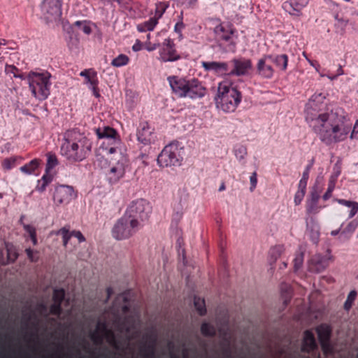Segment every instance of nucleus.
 <instances>
[{
  "mask_svg": "<svg viewBox=\"0 0 358 358\" xmlns=\"http://www.w3.org/2000/svg\"><path fill=\"white\" fill-rule=\"evenodd\" d=\"M327 94L315 92L305 108L306 120L326 145L345 141L351 129L350 116L342 109L323 113L327 105Z\"/></svg>",
  "mask_w": 358,
  "mask_h": 358,
  "instance_id": "f257e3e1",
  "label": "nucleus"
},
{
  "mask_svg": "<svg viewBox=\"0 0 358 358\" xmlns=\"http://www.w3.org/2000/svg\"><path fill=\"white\" fill-rule=\"evenodd\" d=\"M92 148V141L84 133L71 129L64 134L60 154L69 163L80 162L89 156Z\"/></svg>",
  "mask_w": 358,
  "mask_h": 358,
  "instance_id": "f03ea898",
  "label": "nucleus"
},
{
  "mask_svg": "<svg viewBox=\"0 0 358 358\" xmlns=\"http://www.w3.org/2000/svg\"><path fill=\"white\" fill-rule=\"evenodd\" d=\"M173 92L180 98L200 99L206 94V88L196 78L187 79L176 76L167 78Z\"/></svg>",
  "mask_w": 358,
  "mask_h": 358,
  "instance_id": "7ed1b4c3",
  "label": "nucleus"
},
{
  "mask_svg": "<svg viewBox=\"0 0 358 358\" xmlns=\"http://www.w3.org/2000/svg\"><path fill=\"white\" fill-rule=\"evenodd\" d=\"M242 100L240 91L228 80H224L218 84L217 93L215 101L217 108L225 113H232L236 110Z\"/></svg>",
  "mask_w": 358,
  "mask_h": 358,
  "instance_id": "20e7f679",
  "label": "nucleus"
},
{
  "mask_svg": "<svg viewBox=\"0 0 358 358\" xmlns=\"http://www.w3.org/2000/svg\"><path fill=\"white\" fill-rule=\"evenodd\" d=\"M50 74L47 72H30L27 76L32 95L39 101L45 100L50 94Z\"/></svg>",
  "mask_w": 358,
  "mask_h": 358,
  "instance_id": "39448f33",
  "label": "nucleus"
},
{
  "mask_svg": "<svg viewBox=\"0 0 358 358\" xmlns=\"http://www.w3.org/2000/svg\"><path fill=\"white\" fill-rule=\"evenodd\" d=\"M183 148L178 142L166 145L157 157V164L162 167L180 166L183 159Z\"/></svg>",
  "mask_w": 358,
  "mask_h": 358,
  "instance_id": "423d86ee",
  "label": "nucleus"
},
{
  "mask_svg": "<svg viewBox=\"0 0 358 358\" xmlns=\"http://www.w3.org/2000/svg\"><path fill=\"white\" fill-rule=\"evenodd\" d=\"M140 227L136 220H131L124 214L115 224L112 235L117 240L127 239L136 234Z\"/></svg>",
  "mask_w": 358,
  "mask_h": 358,
  "instance_id": "0eeeda50",
  "label": "nucleus"
},
{
  "mask_svg": "<svg viewBox=\"0 0 358 358\" xmlns=\"http://www.w3.org/2000/svg\"><path fill=\"white\" fill-rule=\"evenodd\" d=\"M152 212V206L149 201L140 199L133 201L127 207L125 215L131 220H136L138 225L148 220Z\"/></svg>",
  "mask_w": 358,
  "mask_h": 358,
  "instance_id": "6e6552de",
  "label": "nucleus"
},
{
  "mask_svg": "<svg viewBox=\"0 0 358 358\" xmlns=\"http://www.w3.org/2000/svg\"><path fill=\"white\" fill-rule=\"evenodd\" d=\"M127 158L122 152L114 158H111L110 168L106 173L108 182L110 184H115L122 179L126 172L127 166Z\"/></svg>",
  "mask_w": 358,
  "mask_h": 358,
  "instance_id": "1a4fd4ad",
  "label": "nucleus"
},
{
  "mask_svg": "<svg viewBox=\"0 0 358 358\" xmlns=\"http://www.w3.org/2000/svg\"><path fill=\"white\" fill-rule=\"evenodd\" d=\"M77 197L74 187L68 185H57L54 187L52 201L55 206L68 205Z\"/></svg>",
  "mask_w": 358,
  "mask_h": 358,
  "instance_id": "9d476101",
  "label": "nucleus"
},
{
  "mask_svg": "<svg viewBox=\"0 0 358 358\" xmlns=\"http://www.w3.org/2000/svg\"><path fill=\"white\" fill-rule=\"evenodd\" d=\"M214 33L219 41L227 43V51L233 52L236 51L235 29L232 25L227 23H220L215 27Z\"/></svg>",
  "mask_w": 358,
  "mask_h": 358,
  "instance_id": "9b49d317",
  "label": "nucleus"
},
{
  "mask_svg": "<svg viewBox=\"0 0 358 358\" xmlns=\"http://www.w3.org/2000/svg\"><path fill=\"white\" fill-rule=\"evenodd\" d=\"M62 0H43L41 12L47 22H55L62 16Z\"/></svg>",
  "mask_w": 358,
  "mask_h": 358,
  "instance_id": "f8f14e48",
  "label": "nucleus"
},
{
  "mask_svg": "<svg viewBox=\"0 0 358 358\" xmlns=\"http://www.w3.org/2000/svg\"><path fill=\"white\" fill-rule=\"evenodd\" d=\"M180 59V55L178 52L176 45L171 38L164 40L159 49L158 59L162 62H172Z\"/></svg>",
  "mask_w": 358,
  "mask_h": 358,
  "instance_id": "ddd939ff",
  "label": "nucleus"
},
{
  "mask_svg": "<svg viewBox=\"0 0 358 358\" xmlns=\"http://www.w3.org/2000/svg\"><path fill=\"white\" fill-rule=\"evenodd\" d=\"M90 337L92 341L96 344H101L103 339H106L110 345H115L116 343L115 334L111 329L108 328L106 322H99Z\"/></svg>",
  "mask_w": 358,
  "mask_h": 358,
  "instance_id": "4468645a",
  "label": "nucleus"
},
{
  "mask_svg": "<svg viewBox=\"0 0 358 358\" xmlns=\"http://www.w3.org/2000/svg\"><path fill=\"white\" fill-rule=\"evenodd\" d=\"M233 66L231 71L228 70L227 75L231 76H245L249 75L252 69V62L250 59L245 57L234 58L230 62Z\"/></svg>",
  "mask_w": 358,
  "mask_h": 358,
  "instance_id": "2eb2a0df",
  "label": "nucleus"
},
{
  "mask_svg": "<svg viewBox=\"0 0 358 358\" xmlns=\"http://www.w3.org/2000/svg\"><path fill=\"white\" fill-rule=\"evenodd\" d=\"M80 76L84 78L83 83L92 91L93 95L99 98L100 94L98 87L99 79L96 71L93 69H87L82 71L80 73Z\"/></svg>",
  "mask_w": 358,
  "mask_h": 358,
  "instance_id": "dca6fc26",
  "label": "nucleus"
},
{
  "mask_svg": "<svg viewBox=\"0 0 358 358\" xmlns=\"http://www.w3.org/2000/svg\"><path fill=\"white\" fill-rule=\"evenodd\" d=\"M316 331L324 353L326 355L331 353L332 348L330 344L331 329L330 327L327 324H322L317 327Z\"/></svg>",
  "mask_w": 358,
  "mask_h": 358,
  "instance_id": "f3484780",
  "label": "nucleus"
},
{
  "mask_svg": "<svg viewBox=\"0 0 358 358\" xmlns=\"http://www.w3.org/2000/svg\"><path fill=\"white\" fill-rule=\"evenodd\" d=\"M271 55H264L257 63V73L261 78L270 79L273 76L274 69L271 65Z\"/></svg>",
  "mask_w": 358,
  "mask_h": 358,
  "instance_id": "a211bd4d",
  "label": "nucleus"
},
{
  "mask_svg": "<svg viewBox=\"0 0 358 358\" xmlns=\"http://www.w3.org/2000/svg\"><path fill=\"white\" fill-rule=\"evenodd\" d=\"M331 259V256L329 251H327L324 255L316 254L310 259L308 268L311 271L317 273L321 272L327 267Z\"/></svg>",
  "mask_w": 358,
  "mask_h": 358,
  "instance_id": "6ab92c4d",
  "label": "nucleus"
},
{
  "mask_svg": "<svg viewBox=\"0 0 358 358\" xmlns=\"http://www.w3.org/2000/svg\"><path fill=\"white\" fill-rule=\"evenodd\" d=\"M309 0H288L283 3V10L295 17L301 15V10L307 6Z\"/></svg>",
  "mask_w": 358,
  "mask_h": 358,
  "instance_id": "aec40b11",
  "label": "nucleus"
},
{
  "mask_svg": "<svg viewBox=\"0 0 358 358\" xmlns=\"http://www.w3.org/2000/svg\"><path fill=\"white\" fill-rule=\"evenodd\" d=\"M122 142L118 136L107 138L102 141L101 148L106 152V154H115L117 156L121 152Z\"/></svg>",
  "mask_w": 358,
  "mask_h": 358,
  "instance_id": "412c9836",
  "label": "nucleus"
},
{
  "mask_svg": "<svg viewBox=\"0 0 358 358\" xmlns=\"http://www.w3.org/2000/svg\"><path fill=\"white\" fill-rule=\"evenodd\" d=\"M201 66L206 71H213L217 74H227L228 64L224 62H202Z\"/></svg>",
  "mask_w": 358,
  "mask_h": 358,
  "instance_id": "4be33fe9",
  "label": "nucleus"
},
{
  "mask_svg": "<svg viewBox=\"0 0 358 358\" xmlns=\"http://www.w3.org/2000/svg\"><path fill=\"white\" fill-rule=\"evenodd\" d=\"M306 234L313 243H317L320 238V225L313 217L306 220Z\"/></svg>",
  "mask_w": 358,
  "mask_h": 358,
  "instance_id": "5701e85b",
  "label": "nucleus"
},
{
  "mask_svg": "<svg viewBox=\"0 0 358 358\" xmlns=\"http://www.w3.org/2000/svg\"><path fill=\"white\" fill-rule=\"evenodd\" d=\"M138 141L144 145H149L154 141V136L150 127L143 125L137 132Z\"/></svg>",
  "mask_w": 358,
  "mask_h": 358,
  "instance_id": "b1692460",
  "label": "nucleus"
},
{
  "mask_svg": "<svg viewBox=\"0 0 358 358\" xmlns=\"http://www.w3.org/2000/svg\"><path fill=\"white\" fill-rule=\"evenodd\" d=\"M317 347L315 336L311 331L307 330L304 332L303 341L302 344V351L310 352L314 350Z\"/></svg>",
  "mask_w": 358,
  "mask_h": 358,
  "instance_id": "393cba45",
  "label": "nucleus"
},
{
  "mask_svg": "<svg viewBox=\"0 0 358 358\" xmlns=\"http://www.w3.org/2000/svg\"><path fill=\"white\" fill-rule=\"evenodd\" d=\"M232 152L238 162L241 165L245 166L248 156L247 147L243 144H236L234 146Z\"/></svg>",
  "mask_w": 358,
  "mask_h": 358,
  "instance_id": "a878e982",
  "label": "nucleus"
},
{
  "mask_svg": "<svg viewBox=\"0 0 358 358\" xmlns=\"http://www.w3.org/2000/svg\"><path fill=\"white\" fill-rule=\"evenodd\" d=\"M270 61L273 62L275 66L282 71H285L287 68L288 56L285 54L273 55Z\"/></svg>",
  "mask_w": 358,
  "mask_h": 358,
  "instance_id": "bb28decb",
  "label": "nucleus"
},
{
  "mask_svg": "<svg viewBox=\"0 0 358 358\" xmlns=\"http://www.w3.org/2000/svg\"><path fill=\"white\" fill-rule=\"evenodd\" d=\"M41 163V160L34 159L29 163L20 167V171L27 175L35 174Z\"/></svg>",
  "mask_w": 358,
  "mask_h": 358,
  "instance_id": "cd10ccee",
  "label": "nucleus"
},
{
  "mask_svg": "<svg viewBox=\"0 0 358 358\" xmlns=\"http://www.w3.org/2000/svg\"><path fill=\"white\" fill-rule=\"evenodd\" d=\"M157 24V18L150 17L148 21L138 24L137 25V30L139 32L151 31L154 30Z\"/></svg>",
  "mask_w": 358,
  "mask_h": 358,
  "instance_id": "c85d7f7f",
  "label": "nucleus"
},
{
  "mask_svg": "<svg viewBox=\"0 0 358 358\" xmlns=\"http://www.w3.org/2000/svg\"><path fill=\"white\" fill-rule=\"evenodd\" d=\"M96 134L98 138L102 139L103 141L106 140L107 138H109L118 136L117 131L114 129L109 127L98 128L96 130Z\"/></svg>",
  "mask_w": 358,
  "mask_h": 358,
  "instance_id": "c756f323",
  "label": "nucleus"
},
{
  "mask_svg": "<svg viewBox=\"0 0 358 358\" xmlns=\"http://www.w3.org/2000/svg\"><path fill=\"white\" fill-rule=\"evenodd\" d=\"M336 201L343 206H345L349 208H350V211L349 213V218L353 217L358 212V202L348 201L342 199H337Z\"/></svg>",
  "mask_w": 358,
  "mask_h": 358,
  "instance_id": "7c9ffc66",
  "label": "nucleus"
},
{
  "mask_svg": "<svg viewBox=\"0 0 358 358\" xmlns=\"http://www.w3.org/2000/svg\"><path fill=\"white\" fill-rule=\"evenodd\" d=\"M285 252V246L283 245H277L272 247L269 250V260L274 263Z\"/></svg>",
  "mask_w": 358,
  "mask_h": 358,
  "instance_id": "2f4dec72",
  "label": "nucleus"
},
{
  "mask_svg": "<svg viewBox=\"0 0 358 358\" xmlns=\"http://www.w3.org/2000/svg\"><path fill=\"white\" fill-rule=\"evenodd\" d=\"M306 212L308 215L317 214L322 207L319 206L317 201L306 200Z\"/></svg>",
  "mask_w": 358,
  "mask_h": 358,
  "instance_id": "473e14b6",
  "label": "nucleus"
},
{
  "mask_svg": "<svg viewBox=\"0 0 358 358\" xmlns=\"http://www.w3.org/2000/svg\"><path fill=\"white\" fill-rule=\"evenodd\" d=\"M358 226V222L356 220L350 221L347 226L343 228L341 233V237L344 236L345 238H349L352 233L355 231Z\"/></svg>",
  "mask_w": 358,
  "mask_h": 358,
  "instance_id": "72a5a7b5",
  "label": "nucleus"
},
{
  "mask_svg": "<svg viewBox=\"0 0 358 358\" xmlns=\"http://www.w3.org/2000/svg\"><path fill=\"white\" fill-rule=\"evenodd\" d=\"M129 57L124 54H120L112 60L111 65L115 67H121L128 64Z\"/></svg>",
  "mask_w": 358,
  "mask_h": 358,
  "instance_id": "f704fd0d",
  "label": "nucleus"
},
{
  "mask_svg": "<svg viewBox=\"0 0 358 358\" xmlns=\"http://www.w3.org/2000/svg\"><path fill=\"white\" fill-rule=\"evenodd\" d=\"M56 235H61L63 240V245L66 246L69 241L72 237L71 231H69V227H64L55 232Z\"/></svg>",
  "mask_w": 358,
  "mask_h": 358,
  "instance_id": "c9c22d12",
  "label": "nucleus"
},
{
  "mask_svg": "<svg viewBox=\"0 0 358 358\" xmlns=\"http://www.w3.org/2000/svg\"><path fill=\"white\" fill-rule=\"evenodd\" d=\"M58 164V160L55 155L48 153L47 155V163L45 170L46 172H50Z\"/></svg>",
  "mask_w": 358,
  "mask_h": 358,
  "instance_id": "e433bc0d",
  "label": "nucleus"
},
{
  "mask_svg": "<svg viewBox=\"0 0 358 358\" xmlns=\"http://www.w3.org/2000/svg\"><path fill=\"white\" fill-rule=\"evenodd\" d=\"M20 159V157L15 156L6 158L3 161L2 166L3 169L6 170H10L17 165Z\"/></svg>",
  "mask_w": 358,
  "mask_h": 358,
  "instance_id": "4c0bfd02",
  "label": "nucleus"
},
{
  "mask_svg": "<svg viewBox=\"0 0 358 358\" xmlns=\"http://www.w3.org/2000/svg\"><path fill=\"white\" fill-rule=\"evenodd\" d=\"M194 306L201 315H203L206 313L205 301L203 299L195 296L194 299Z\"/></svg>",
  "mask_w": 358,
  "mask_h": 358,
  "instance_id": "58836bf2",
  "label": "nucleus"
},
{
  "mask_svg": "<svg viewBox=\"0 0 358 358\" xmlns=\"http://www.w3.org/2000/svg\"><path fill=\"white\" fill-rule=\"evenodd\" d=\"M6 248L7 250L8 262H14L17 258V252L15 248L12 244L6 243Z\"/></svg>",
  "mask_w": 358,
  "mask_h": 358,
  "instance_id": "ea45409f",
  "label": "nucleus"
},
{
  "mask_svg": "<svg viewBox=\"0 0 358 358\" xmlns=\"http://www.w3.org/2000/svg\"><path fill=\"white\" fill-rule=\"evenodd\" d=\"M5 73L7 75L13 76L15 78H20L23 79V76L20 73V71L13 65L6 64L5 66Z\"/></svg>",
  "mask_w": 358,
  "mask_h": 358,
  "instance_id": "a19ab883",
  "label": "nucleus"
},
{
  "mask_svg": "<svg viewBox=\"0 0 358 358\" xmlns=\"http://www.w3.org/2000/svg\"><path fill=\"white\" fill-rule=\"evenodd\" d=\"M282 296L284 299V303L287 304L292 296V288L288 285H282L281 286Z\"/></svg>",
  "mask_w": 358,
  "mask_h": 358,
  "instance_id": "79ce46f5",
  "label": "nucleus"
},
{
  "mask_svg": "<svg viewBox=\"0 0 358 358\" xmlns=\"http://www.w3.org/2000/svg\"><path fill=\"white\" fill-rule=\"evenodd\" d=\"M73 25L79 27L80 29L83 31L85 34L89 35L92 32V29L90 26V24L87 21H76Z\"/></svg>",
  "mask_w": 358,
  "mask_h": 358,
  "instance_id": "37998d69",
  "label": "nucleus"
},
{
  "mask_svg": "<svg viewBox=\"0 0 358 358\" xmlns=\"http://www.w3.org/2000/svg\"><path fill=\"white\" fill-rule=\"evenodd\" d=\"M356 297H357V292L355 290L351 291L348 294L347 299L344 303V308L346 310H349L352 308V304H353Z\"/></svg>",
  "mask_w": 358,
  "mask_h": 358,
  "instance_id": "c03bdc74",
  "label": "nucleus"
},
{
  "mask_svg": "<svg viewBox=\"0 0 358 358\" xmlns=\"http://www.w3.org/2000/svg\"><path fill=\"white\" fill-rule=\"evenodd\" d=\"M201 331L204 336H213L215 334V329L208 323H203L201 327Z\"/></svg>",
  "mask_w": 358,
  "mask_h": 358,
  "instance_id": "a18cd8bd",
  "label": "nucleus"
},
{
  "mask_svg": "<svg viewBox=\"0 0 358 358\" xmlns=\"http://www.w3.org/2000/svg\"><path fill=\"white\" fill-rule=\"evenodd\" d=\"M350 127H352L351 121L350 120ZM349 136L350 139L352 141H357L358 140V120H357L353 125L352 127H351L350 132L348 135Z\"/></svg>",
  "mask_w": 358,
  "mask_h": 358,
  "instance_id": "49530a36",
  "label": "nucleus"
},
{
  "mask_svg": "<svg viewBox=\"0 0 358 358\" xmlns=\"http://www.w3.org/2000/svg\"><path fill=\"white\" fill-rule=\"evenodd\" d=\"M335 184L336 182L334 179L329 180L327 190L322 196L323 200L327 201L331 196L332 192L335 188Z\"/></svg>",
  "mask_w": 358,
  "mask_h": 358,
  "instance_id": "de8ad7c7",
  "label": "nucleus"
},
{
  "mask_svg": "<svg viewBox=\"0 0 358 358\" xmlns=\"http://www.w3.org/2000/svg\"><path fill=\"white\" fill-rule=\"evenodd\" d=\"M303 262V253L300 252L297 253L294 259V271H298L302 266Z\"/></svg>",
  "mask_w": 358,
  "mask_h": 358,
  "instance_id": "09e8293b",
  "label": "nucleus"
},
{
  "mask_svg": "<svg viewBox=\"0 0 358 358\" xmlns=\"http://www.w3.org/2000/svg\"><path fill=\"white\" fill-rule=\"evenodd\" d=\"M167 8V6H166L163 3H158L156 4V9H155V16L153 17L157 18V20L162 17L164 13L166 10V8Z\"/></svg>",
  "mask_w": 358,
  "mask_h": 358,
  "instance_id": "8fccbe9b",
  "label": "nucleus"
},
{
  "mask_svg": "<svg viewBox=\"0 0 358 358\" xmlns=\"http://www.w3.org/2000/svg\"><path fill=\"white\" fill-rule=\"evenodd\" d=\"M65 292L63 289H55L53 293V301L62 303L64 298Z\"/></svg>",
  "mask_w": 358,
  "mask_h": 358,
  "instance_id": "3c124183",
  "label": "nucleus"
},
{
  "mask_svg": "<svg viewBox=\"0 0 358 358\" xmlns=\"http://www.w3.org/2000/svg\"><path fill=\"white\" fill-rule=\"evenodd\" d=\"M308 175L306 173H303V176L301 179L299 180V185H298V189L299 191L302 192H306V186L308 182Z\"/></svg>",
  "mask_w": 358,
  "mask_h": 358,
  "instance_id": "603ef678",
  "label": "nucleus"
},
{
  "mask_svg": "<svg viewBox=\"0 0 358 358\" xmlns=\"http://www.w3.org/2000/svg\"><path fill=\"white\" fill-rule=\"evenodd\" d=\"M50 311L51 314L59 316L62 312L61 303L54 301L53 304L50 306Z\"/></svg>",
  "mask_w": 358,
  "mask_h": 358,
  "instance_id": "864d4df0",
  "label": "nucleus"
},
{
  "mask_svg": "<svg viewBox=\"0 0 358 358\" xmlns=\"http://www.w3.org/2000/svg\"><path fill=\"white\" fill-rule=\"evenodd\" d=\"M320 190L317 187H314L310 192V197L307 200L317 201L320 198Z\"/></svg>",
  "mask_w": 358,
  "mask_h": 358,
  "instance_id": "5fc2aeb1",
  "label": "nucleus"
},
{
  "mask_svg": "<svg viewBox=\"0 0 358 358\" xmlns=\"http://www.w3.org/2000/svg\"><path fill=\"white\" fill-rule=\"evenodd\" d=\"M306 192L297 190L294 195V202L296 206H298L301 204V201H303Z\"/></svg>",
  "mask_w": 358,
  "mask_h": 358,
  "instance_id": "6e6d98bb",
  "label": "nucleus"
},
{
  "mask_svg": "<svg viewBox=\"0 0 358 358\" xmlns=\"http://www.w3.org/2000/svg\"><path fill=\"white\" fill-rule=\"evenodd\" d=\"M335 19L337 21L336 26L341 27L342 29H344L348 24V20L339 17L338 15H335Z\"/></svg>",
  "mask_w": 358,
  "mask_h": 358,
  "instance_id": "4d7b16f0",
  "label": "nucleus"
},
{
  "mask_svg": "<svg viewBox=\"0 0 358 358\" xmlns=\"http://www.w3.org/2000/svg\"><path fill=\"white\" fill-rule=\"evenodd\" d=\"M250 189L251 192H253L254 189L257 187V175L256 172H253L250 177Z\"/></svg>",
  "mask_w": 358,
  "mask_h": 358,
  "instance_id": "13d9d810",
  "label": "nucleus"
},
{
  "mask_svg": "<svg viewBox=\"0 0 358 358\" xmlns=\"http://www.w3.org/2000/svg\"><path fill=\"white\" fill-rule=\"evenodd\" d=\"M303 55H304V57H306V60L310 64V65L312 66L317 73H322V71H320V65L319 64V63L317 61H313V60H311L309 58H308V57L306 55L305 52H303Z\"/></svg>",
  "mask_w": 358,
  "mask_h": 358,
  "instance_id": "bf43d9fd",
  "label": "nucleus"
},
{
  "mask_svg": "<svg viewBox=\"0 0 358 358\" xmlns=\"http://www.w3.org/2000/svg\"><path fill=\"white\" fill-rule=\"evenodd\" d=\"M48 185L45 184L43 181H42L41 179L37 181V185L35 187V189L38 192H43L45 191Z\"/></svg>",
  "mask_w": 358,
  "mask_h": 358,
  "instance_id": "052dcab7",
  "label": "nucleus"
},
{
  "mask_svg": "<svg viewBox=\"0 0 358 358\" xmlns=\"http://www.w3.org/2000/svg\"><path fill=\"white\" fill-rule=\"evenodd\" d=\"M41 180L49 185L53 180V176L49 172L45 171Z\"/></svg>",
  "mask_w": 358,
  "mask_h": 358,
  "instance_id": "680f3d73",
  "label": "nucleus"
},
{
  "mask_svg": "<svg viewBox=\"0 0 358 358\" xmlns=\"http://www.w3.org/2000/svg\"><path fill=\"white\" fill-rule=\"evenodd\" d=\"M23 227L24 229L29 234L30 237L36 234V229L33 226L29 224H24Z\"/></svg>",
  "mask_w": 358,
  "mask_h": 358,
  "instance_id": "e2e57ef3",
  "label": "nucleus"
},
{
  "mask_svg": "<svg viewBox=\"0 0 358 358\" xmlns=\"http://www.w3.org/2000/svg\"><path fill=\"white\" fill-rule=\"evenodd\" d=\"M71 234L72 236L78 238L79 243H83L85 241V238L80 231H72Z\"/></svg>",
  "mask_w": 358,
  "mask_h": 358,
  "instance_id": "0e129e2a",
  "label": "nucleus"
},
{
  "mask_svg": "<svg viewBox=\"0 0 358 358\" xmlns=\"http://www.w3.org/2000/svg\"><path fill=\"white\" fill-rule=\"evenodd\" d=\"M334 174L331 176L330 179H334L336 182L338 177L341 174V166L338 164H336L334 168Z\"/></svg>",
  "mask_w": 358,
  "mask_h": 358,
  "instance_id": "69168bd1",
  "label": "nucleus"
},
{
  "mask_svg": "<svg viewBox=\"0 0 358 358\" xmlns=\"http://www.w3.org/2000/svg\"><path fill=\"white\" fill-rule=\"evenodd\" d=\"M26 253L29 257V259L31 261V262H36L37 260V257H36L34 256V252L33 250H31V248H27L26 249Z\"/></svg>",
  "mask_w": 358,
  "mask_h": 358,
  "instance_id": "338daca9",
  "label": "nucleus"
},
{
  "mask_svg": "<svg viewBox=\"0 0 358 358\" xmlns=\"http://www.w3.org/2000/svg\"><path fill=\"white\" fill-rule=\"evenodd\" d=\"M185 28V24L182 21L178 22L176 24L174 29L177 33L180 34L182 30Z\"/></svg>",
  "mask_w": 358,
  "mask_h": 358,
  "instance_id": "774afa93",
  "label": "nucleus"
}]
</instances>
